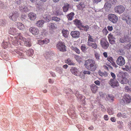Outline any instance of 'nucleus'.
I'll return each mask as SVG.
<instances>
[{"instance_id":"obj_3","label":"nucleus","mask_w":131,"mask_h":131,"mask_svg":"<svg viewBox=\"0 0 131 131\" xmlns=\"http://www.w3.org/2000/svg\"><path fill=\"white\" fill-rule=\"evenodd\" d=\"M131 101V99L130 96L127 94L124 95L123 98L121 100V103L122 105L130 103Z\"/></svg>"},{"instance_id":"obj_10","label":"nucleus","mask_w":131,"mask_h":131,"mask_svg":"<svg viewBox=\"0 0 131 131\" xmlns=\"http://www.w3.org/2000/svg\"><path fill=\"white\" fill-rule=\"evenodd\" d=\"M115 12L117 13L121 14L125 10V7L122 5L116 6L114 8Z\"/></svg>"},{"instance_id":"obj_52","label":"nucleus","mask_w":131,"mask_h":131,"mask_svg":"<svg viewBox=\"0 0 131 131\" xmlns=\"http://www.w3.org/2000/svg\"><path fill=\"white\" fill-rule=\"evenodd\" d=\"M108 30L109 31H111L113 29L112 26H108L107 27Z\"/></svg>"},{"instance_id":"obj_21","label":"nucleus","mask_w":131,"mask_h":131,"mask_svg":"<svg viewBox=\"0 0 131 131\" xmlns=\"http://www.w3.org/2000/svg\"><path fill=\"white\" fill-rule=\"evenodd\" d=\"M44 23L45 21H44L42 20H40L37 21L36 23V24L38 27H42L43 26Z\"/></svg>"},{"instance_id":"obj_53","label":"nucleus","mask_w":131,"mask_h":131,"mask_svg":"<svg viewBox=\"0 0 131 131\" xmlns=\"http://www.w3.org/2000/svg\"><path fill=\"white\" fill-rule=\"evenodd\" d=\"M98 73L99 75L101 77H103L104 75V74L101 71H99Z\"/></svg>"},{"instance_id":"obj_56","label":"nucleus","mask_w":131,"mask_h":131,"mask_svg":"<svg viewBox=\"0 0 131 131\" xmlns=\"http://www.w3.org/2000/svg\"><path fill=\"white\" fill-rule=\"evenodd\" d=\"M110 2L112 3V4H114L116 3L117 0H110Z\"/></svg>"},{"instance_id":"obj_17","label":"nucleus","mask_w":131,"mask_h":131,"mask_svg":"<svg viewBox=\"0 0 131 131\" xmlns=\"http://www.w3.org/2000/svg\"><path fill=\"white\" fill-rule=\"evenodd\" d=\"M56 24L54 23H50L48 26L49 29L51 30H53L57 28Z\"/></svg>"},{"instance_id":"obj_60","label":"nucleus","mask_w":131,"mask_h":131,"mask_svg":"<svg viewBox=\"0 0 131 131\" xmlns=\"http://www.w3.org/2000/svg\"><path fill=\"white\" fill-rule=\"evenodd\" d=\"M108 97L112 100H113L114 97L112 96H111L110 95H108Z\"/></svg>"},{"instance_id":"obj_27","label":"nucleus","mask_w":131,"mask_h":131,"mask_svg":"<svg viewBox=\"0 0 131 131\" xmlns=\"http://www.w3.org/2000/svg\"><path fill=\"white\" fill-rule=\"evenodd\" d=\"M91 89L93 93H95L97 91L98 89V87L95 84L92 85L91 87Z\"/></svg>"},{"instance_id":"obj_37","label":"nucleus","mask_w":131,"mask_h":131,"mask_svg":"<svg viewBox=\"0 0 131 131\" xmlns=\"http://www.w3.org/2000/svg\"><path fill=\"white\" fill-rule=\"evenodd\" d=\"M111 4L108 2L105 3L104 5V7L106 8H107L108 9L110 8L111 7Z\"/></svg>"},{"instance_id":"obj_19","label":"nucleus","mask_w":131,"mask_h":131,"mask_svg":"<svg viewBox=\"0 0 131 131\" xmlns=\"http://www.w3.org/2000/svg\"><path fill=\"white\" fill-rule=\"evenodd\" d=\"M130 39L127 36H126L121 38L119 39V41L121 43L126 42H129Z\"/></svg>"},{"instance_id":"obj_45","label":"nucleus","mask_w":131,"mask_h":131,"mask_svg":"<svg viewBox=\"0 0 131 131\" xmlns=\"http://www.w3.org/2000/svg\"><path fill=\"white\" fill-rule=\"evenodd\" d=\"M82 27L83 28L85 31H87L89 28V26H88L86 25L85 26H83Z\"/></svg>"},{"instance_id":"obj_18","label":"nucleus","mask_w":131,"mask_h":131,"mask_svg":"<svg viewBox=\"0 0 131 131\" xmlns=\"http://www.w3.org/2000/svg\"><path fill=\"white\" fill-rule=\"evenodd\" d=\"M49 42V40L48 39H45L44 40H38V43L40 45L47 44Z\"/></svg>"},{"instance_id":"obj_64","label":"nucleus","mask_w":131,"mask_h":131,"mask_svg":"<svg viewBox=\"0 0 131 131\" xmlns=\"http://www.w3.org/2000/svg\"><path fill=\"white\" fill-rule=\"evenodd\" d=\"M7 44V43L6 42L5 43H3V45H2L3 46L5 45V47L4 46H3V47H4V48L5 49L6 48H7V46L6 45Z\"/></svg>"},{"instance_id":"obj_31","label":"nucleus","mask_w":131,"mask_h":131,"mask_svg":"<svg viewBox=\"0 0 131 131\" xmlns=\"http://www.w3.org/2000/svg\"><path fill=\"white\" fill-rule=\"evenodd\" d=\"M75 58L77 61L79 63H80L83 62V60L81 57L77 56H75Z\"/></svg>"},{"instance_id":"obj_41","label":"nucleus","mask_w":131,"mask_h":131,"mask_svg":"<svg viewBox=\"0 0 131 131\" xmlns=\"http://www.w3.org/2000/svg\"><path fill=\"white\" fill-rule=\"evenodd\" d=\"M94 55L95 58L96 60H98L100 59V55L97 52H95Z\"/></svg>"},{"instance_id":"obj_5","label":"nucleus","mask_w":131,"mask_h":131,"mask_svg":"<svg viewBox=\"0 0 131 131\" xmlns=\"http://www.w3.org/2000/svg\"><path fill=\"white\" fill-rule=\"evenodd\" d=\"M57 49L61 51L64 52L66 51V46L63 42H59L57 45Z\"/></svg>"},{"instance_id":"obj_8","label":"nucleus","mask_w":131,"mask_h":131,"mask_svg":"<svg viewBox=\"0 0 131 131\" xmlns=\"http://www.w3.org/2000/svg\"><path fill=\"white\" fill-rule=\"evenodd\" d=\"M110 85L113 88L117 87L119 85L118 81L115 79H111L108 82Z\"/></svg>"},{"instance_id":"obj_47","label":"nucleus","mask_w":131,"mask_h":131,"mask_svg":"<svg viewBox=\"0 0 131 131\" xmlns=\"http://www.w3.org/2000/svg\"><path fill=\"white\" fill-rule=\"evenodd\" d=\"M110 74L111 76L113 78L112 79H115L116 75L114 73H113L112 72H111L110 73Z\"/></svg>"},{"instance_id":"obj_6","label":"nucleus","mask_w":131,"mask_h":131,"mask_svg":"<svg viewBox=\"0 0 131 131\" xmlns=\"http://www.w3.org/2000/svg\"><path fill=\"white\" fill-rule=\"evenodd\" d=\"M108 19L114 23H116L117 21L118 18L117 16L113 14H110L108 16Z\"/></svg>"},{"instance_id":"obj_42","label":"nucleus","mask_w":131,"mask_h":131,"mask_svg":"<svg viewBox=\"0 0 131 131\" xmlns=\"http://www.w3.org/2000/svg\"><path fill=\"white\" fill-rule=\"evenodd\" d=\"M6 24V22L5 20L3 19L0 20V25L2 26L5 25Z\"/></svg>"},{"instance_id":"obj_49","label":"nucleus","mask_w":131,"mask_h":131,"mask_svg":"<svg viewBox=\"0 0 131 131\" xmlns=\"http://www.w3.org/2000/svg\"><path fill=\"white\" fill-rule=\"evenodd\" d=\"M21 3V0H15V3L17 4H19Z\"/></svg>"},{"instance_id":"obj_61","label":"nucleus","mask_w":131,"mask_h":131,"mask_svg":"<svg viewBox=\"0 0 131 131\" xmlns=\"http://www.w3.org/2000/svg\"><path fill=\"white\" fill-rule=\"evenodd\" d=\"M111 120L113 122H115L116 121V119L115 117H111Z\"/></svg>"},{"instance_id":"obj_46","label":"nucleus","mask_w":131,"mask_h":131,"mask_svg":"<svg viewBox=\"0 0 131 131\" xmlns=\"http://www.w3.org/2000/svg\"><path fill=\"white\" fill-rule=\"evenodd\" d=\"M28 52L30 54V55H32L34 53L33 50L31 49H30L28 50Z\"/></svg>"},{"instance_id":"obj_7","label":"nucleus","mask_w":131,"mask_h":131,"mask_svg":"<svg viewBox=\"0 0 131 131\" xmlns=\"http://www.w3.org/2000/svg\"><path fill=\"white\" fill-rule=\"evenodd\" d=\"M116 62L120 66H122L125 64V61L124 58L122 56L119 57L117 58Z\"/></svg>"},{"instance_id":"obj_33","label":"nucleus","mask_w":131,"mask_h":131,"mask_svg":"<svg viewBox=\"0 0 131 131\" xmlns=\"http://www.w3.org/2000/svg\"><path fill=\"white\" fill-rule=\"evenodd\" d=\"M74 15V13L73 12L69 14L67 16L69 20H72Z\"/></svg>"},{"instance_id":"obj_30","label":"nucleus","mask_w":131,"mask_h":131,"mask_svg":"<svg viewBox=\"0 0 131 131\" xmlns=\"http://www.w3.org/2000/svg\"><path fill=\"white\" fill-rule=\"evenodd\" d=\"M73 23L74 24L78 27L81 25V23L80 21L78 19H76L74 20Z\"/></svg>"},{"instance_id":"obj_35","label":"nucleus","mask_w":131,"mask_h":131,"mask_svg":"<svg viewBox=\"0 0 131 131\" xmlns=\"http://www.w3.org/2000/svg\"><path fill=\"white\" fill-rule=\"evenodd\" d=\"M52 20L56 21V22L59 21L61 20V19L56 16H53L52 17Z\"/></svg>"},{"instance_id":"obj_2","label":"nucleus","mask_w":131,"mask_h":131,"mask_svg":"<svg viewBox=\"0 0 131 131\" xmlns=\"http://www.w3.org/2000/svg\"><path fill=\"white\" fill-rule=\"evenodd\" d=\"M15 35H16V36L15 37V39L13 41V42L16 43L18 41L17 40H21L24 42V44L25 46L27 47H30L31 46L30 40L28 39H26L24 37H22L20 36V34L18 33H16Z\"/></svg>"},{"instance_id":"obj_9","label":"nucleus","mask_w":131,"mask_h":131,"mask_svg":"<svg viewBox=\"0 0 131 131\" xmlns=\"http://www.w3.org/2000/svg\"><path fill=\"white\" fill-rule=\"evenodd\" d=\"M19 13L15 11L11 13L9 15V17L10 19L14 21L16 20L17 18L19 16Z\"/></svg>"},{"instance_id":"obj_16","label":"nucleus","mask_w":131,"mask_h":131,"mask_svg":"<svg viewBox=\"0 0 131 131\" xmlns=\"http://www.w3.org/2000/svg\"><path fill=\"white\" fill-rule=\"evenodd\" d=\"M119 82L122 84H127L128 82V80L125 77H122L121 79H118Z\"/></svg>"},{"instance_id":"obj_58","label":"nucleus","mask_w":131,"mask_h":131,"mask_svg":"<svg viewBox=\"0 0 131 131\" xmlns=\"http://www.w3.org/2000/svg\"><path fill=\"white\" fill-rule=\"evenodd\" d=\"M94 83L97 85H99L100 84V82L98 80L95 81Z\"/></svg>"},{"instance_id":"obj_48","label":"nucleus","mask_w":131,"mask_h":131,"mask_svg":"<svg viewBox=\"0 0 131 131\" xmlns=\"http://www.w3.org/2000/svg\"><path fill=\"white\" fill-rule=\"evenodd\" d=\"M108 39L114 38V37L113 36V35L111 34H109L108 36Z\"/></svg>"},{"instance_id":"obj_22","label":"nucleus","mask_w":131,"mask_h":131,"mask_svg":"<svg viewBox=\"0 0 131 131\" xmlns=\"http://www.w3.org/2000/svg\"><path fill=\"white\" fill-rule=\"evenodd\" d=\"M69 8V5L67 3H64L63 6L62 7L63 11L64 12H67Z\"/></svg>"},{"instance_id":"obj_63","label":"nucleus","mask_w":131,"mask_h":131,"mask_svg":"<svg viewBox=\"0 0 131 131\" xmlns=\"http://www.w3.org/2000/svg\"><path fill=\"white\" fill-rule=\"evenodd\" d=\"M93 2L94 3H97L99 2H100L101 0H93Z\"/></svg>"},{"instance_id":"obj_36","label":"nucleus","mask_w":131,"mask_h":131,"mask_svg":"<svg viewBox=\"0 0 131 131\" xmlns=\"http://www.w3.org/2000/svg\"><path fill=\"white\" fill-rule=\"evenodd\" d=\"M107 112L110 115H113L114 113V111L112 108L108 109Z\"/></svg>"},{"instance_id":"obj_54","label":"nucleus","mask_w":131,"mask_h":131,"mask_svg":"<svg viewBox=\"0 0 131 131\" xmlns=\"http://www.w3.org/2000/svg\"><path fill=\"white\" fill-rule=\"evenodd\" d=\"M104 118L105 120L106 121H107L108 119V117L107 115H105L104 116Z\"/></svg>"},{"instance_id":"obj_51","label":"nucleus","mask_w":131,"mask_h":131,"mask_svg":"<svg viewBox=\"0 0 131 131\" xmlns=\"http://www.w3.org/2000/svg\"><path fill=\"white\" fill-rule=\"evenodd\" d=\"M83 73L84 74H90L91 72L90 71H84L83 72Z\"/></svg>"},{"instance_id":"obj_12","label":"nucleus","mask_w":131,"mask_h":131,"mask_svg":"<svg viewBox=\"0 0 131 131\" xmlns=\"http://www.w3.org/2000/svg\"><path fill=\"white\" fill-rule=\"evenodd\" d=\"M29 30L30 32L34 35L38 34L39 32L38 30L34 27H30L29 28Z\"/></svg>"},{"instance_id":"obj_14","label":"nucleus","mask_w":131,"mask_h":131,"mask_svg":"<svg viewBox=\"0 0 131 131\" xmlns=\"http://www.w3.org/2000/svg\"><path fill=\"white\" fill-rule=\"evenodd\" d=\"M70 71L72 74L78 76L79 74V72L78 69L75 67H72L70 70Z\"/></svg>"},{"instance_id":"obj_43","label":"nucleus","mask_w":131,"mask_h":131,"mask_svg":"<svg viewBox=\"0 0 131 131\" xmlns=\"http://www.w3.org/2000/svg\"><path fill=\"white\" fill-rule=\"evenodd\" d=\"M130 47H131V43H129V44L124 47L125 49H129Z\"/></svg>"},{"instance_id":"obj_39","label":"nucleus","mask_w":131,"mask_h":131,"mask_svg":"<svg viewBox=\"0 0 131 131\" xmlns=\"http://www.w3.org/2000/svg\"><path fill=\"white\" fill-rule=\"evenodd\" d=\"M81 49L82 51L84 52H85L87 49L86 48L85 45H84L81 46Z\"/></svg>"},{"instance_id":"obj_44","label":"nucleus","mask_w":131,"mask_h":131,"mask_svg":"<svg viewBox=\"0 0 131 131\" xmlns=\"http://www.w3.org/2000/svg\"><path fill=\"white\" fill-rule=\"evenodd\" d=\"M114 38L110 39H109L110 43L111 44H113L115 43V41L114 40Z\"/></svg>"},{"instance_id":"obj_57","label":"nucleus","mask_w":131,"mask_h":131,"mask_svg":"<svg viewBox=\"0 0 131 131\" xmlns=\"http://www.w3.org/2000/svg\"><path fill=\"white\" fill-rule=\"evenodd\" d=\"M4 5L3 3L1 2L0 3V7L1 8H3L4 7Z\"/></svg>"},{"instance_id":"obj_24","label":"nucleus","mask_w":131,"mask_h":131,"mask_svg":"<svg viewBox=\"0 0 131 131\" xmlns=\"http://www.w3.org/2000/svg\"><path fill=\"white\" fill-rule=\"evenodd\" d=\"M89 36L87 42L88 45L92 43L95 42V40L94 39H93L90 35H89Z\"/></svg>"},{"instance_id":"obj_62","label":"nucleus","mask_w":131,"mask_h":131,"mask_svg":"<svg viewBox=\"0 0 131 131\" xmlns=\"http://www.w3.org/2000/svg\"><path fill=\"white\" fill-rule=\"evenodd\" d=\"M122 114L121 113H119L117 114V116L118 117H122Z\"/></svg>"},{"instance_id":"obj_25","label":"nucleus","mask_w":131,"mask_h":131,"mask_svg":"<svg viewBox=\"0 0 131 131\" xmlns=\"http://www.w3.org/2000/svg\"><path fill=\"white\" fill-rule=\"evenodd\" d=\"M122 19L123 20H125L127 24H130L131 21V18L129 17L126 16L124 17H123L122 18Z\"/></svg>"},{"instance_id":"obj_13","label":"nucleus","mask_w":131,"mask_h":131,"mask_svg":"<svg viewBox=\"0 0 131 131\" xmlns=\"http://www.w3.org/2000/svg\"><path fill=\"white\" fill-rule=\"evenodd\" d=\"M17 32V30L15 28L11 27H10L8 30V33L9 34L15 35Z\"/></svg>"},{"instance_id":"obj_28","label":"nucleus","mask_w":131,"mask_h":131,"mask_svg":"<svg viewBox=\"0 0 131 131\" xmlns=\"http://www.w3.org/2000/svg\"><path fill=\"white\" fill-rule=\"evenodd\" d=\"M62 33L63 35L65 38L68 37L69 34V32L68 30H63L62 31Z\"/></svg>"},{"instance_id":"obj_59","label":"nucleus","mask_w":131,"mask_h":131,"mask_svg":"<svg viewBox=\"0 0 131 131\" xmlns=\"http://www.w3.org/2000/svg\"><path fill=\"white\" fill-rule=\"evenodd\" d=\"M99 94L102 97H103L104 95V94L102 92H100L99 93Z\"/></svg>"},{"instance_id":"obj_11","label":"nucleus","mask_w":131,"mask_h":131,"mask_svg":"<svg viewBox=\"0 0 131 131\" xmlns=\"http://www.w3.org/2000/svg\"><path fill=\"white\" fill-rule=\"evenodd\" d=\"M101 44L102 47L105 49H107L109 46L108 42L105 38H102L101 40Z\"/></svg>"},{"instance_id":"obj_40","label":"nucleus","mask_w":131,"mask_h":131,"mask_svg":"<svg viewBox=\"0 0 131 131\" xmlns=\"http://www.w3.org/2000/svg\"><path fill=\"white\" fill-rule=\"evenodd\" d=\"M118 124L119 125H118L117 127L119 129H122L123 127V124L122 122H118Z\"/></svg>"},{"instance_id":"obj_32","label":"nucleus","mask_w":131,"mask_h":131,"mask_svg":"<svg viewBox=\"0 0 131 131\" xmlns=\"http://www.w3.org/2000/svg\"><path fill=\"white\" fill-rule=\"evenodd\" d=\"M71 49L72 50L74 51L77 53L79 54L80 53V50L77 47L72 46L71 47Z\"/></svg>"},{"instance_id":"obj_1","label":"nucleus","mask_w":131,"mask_h":131,"mask_svg":"<svg viewBox=\"0 0 131 131\" xmlns=\"http://www.w3.org/2000/svg\"><path fill=\"white\" fill-rule=\"evenodd\" d=\"M84 66L88 69L90 68L91 71H94L97 67V65L95 63V61L91 59H89L85 61Z\"/></svg>"},{"instance_id":"obj_23","label":"nucleus","mask_w":131,"mask_h":131,"mask_svg":"<svg viewBox=\"0 0 131 131\" xmlns=\"http://www.w3.org/2000/svg\"><path fill=\"white\" fill-rule=\"evenodd\" d=\"M17 28L20 30H23L24 28V25L22 23L18 22L17 23Z\"/></svg>"},{"instance_id":"obj_50","label":"nucleus","mask_w":131,"mask_h":131,"mask_svg":"<svg viewBox=\"0 0 131 131\" xmlns=\"http://www.w3.org/2000/svg\"><path fill=\"white\" fill-rule=\"evenodd\" d=\"M107 60L111 63L113 61V59L111 57H108V58Z\"/></svg>"},{"instance_id":"obj_55","label":"nucleus","mask_w":131,"mask_h":131,"mask_svg":"<svg viewBox=\"0 0 131 131\" xmlns=\"http://www.w3.org/2000/svg\"><path fill=\"white\" fill-rule=\"evenodd\" d=\"M127 116L126 114L125 113H123L122 114V117L126 118Z\"/></svg>"},{"instance_id":"obj_26","label":"nucleus","mask_w":131,"mask_h":131,"mask_svg":"<svg viewBox=\"0 0 131 131\" xmlns=\"http://www.w3.org/2000/svg\"><path fill=\"white\" fill-rule=\"evenodd\" d=\"M76 96H77V98L80 99V100L82 101L83 103H84L85 101L84 100L85 99V97L84 96H82L80 94L77 96V95H76Z\"/></svg>"},{"instance_id":"obj_4","label":"nucleus","mask_w":131,"mask_h":131,"mask_svg":"<svg viewBox=\"0 0 131 131\" xmlns=\"http://www.w3.org/2000/svg\"><path fill=\"white\" fill-rule=\"evenodd\" d=\"M19 9L21 12H27L29 11L30 9L27 7L26 3H22L19 6Z\"/></svg>"},{"instance_id":"obj_29","label":"nucleus","mask_w":131,"mask_h":131,"mask_svg":"<svg viewBox=\"0 0 131 131\" xmlns=\"http://www.w3.org/2000/svg\"><path fill=\"white\" fill-rule=\"evenodd\" d=\"M88 45L89 46L91 47L92 48L94 49H96L97 47V45L95 42L92 43Z\"/></svg>"},{"instance_id":"obj_34","label":"nucleus","mask_w":131,"mask_h":131,"mask_svg":"<svg viewBox=\"0 0 131 131\" xmlns=\"http://www.w3.org/2000/svg\"><path fill=\"white\" fill-rule=\"evenodd\" d=\"M67 63L69 65H74L75 63H74L71 59H68L67 60Z\"/></svg>"},{"instance_id":"obj_20","label":"nucleus","mask_w":131,"mask_h":131,"mask_svg":"<svg viewBox=\"0 0 131 131\" xmlns=\"http://www.w3.org/2000/svg\"><path fill=\"white\" fill-rule=\"evenodd\" d=\"M28 17L31 20H35L36 18V15L32 13H30L28 14Z\"/></svg>"},{"instance_id":"obj_15","label":"nucleus","mask_w":131,"mask_h":131,"mask_svg":"<svg viewBox=\"0 0 131 131\" xmlns=\"http://www.w3.org/2000/svg\"><path fill=\"white\" fill-rule=\"evenodd\" d=\"M70 34L73 37L77 38L79 37L80 32L78 31H72L71 32Z\"/></svg>"},{"instance_id":"obj_38","label":"nucleus","mask_w":131,"mask_h":131,"mask_svg":"<svg viewBox=\"0 0 131 131\" xmlns=\"http://www.w3.org/2000/svg\"><path fill=\"white\" fill-rule=\"evenodd\" d=\"M85 4L83 3H80L78 5L79 7L81 9L84 8L85 7Z\"/></svg>"}]
</instances>
